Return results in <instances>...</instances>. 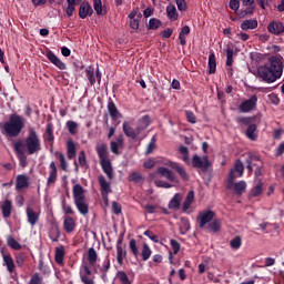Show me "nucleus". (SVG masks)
<instances>
[{
  "instance_id": "49",
  "label": "nucleus",
  "mask_w": 284,
  "mask_h": 284,
  "mask_svg": "<svg viewBox=\"0 0 284 284\" xmlns=\"http://www.w3.org/2000/svg\"><path fill=\"white\" fill-rule=\"evenodd\" d=\"M237 123H240L241 125H252L254 118H250V116H239L236 119Z\"/></svg>"
},
{
  "instance_id": "16",
  "label": "nucleus",
  "mask_w": 284,
  "mask_h": 284,
  "mask_svg": "<svg viewBox=\"0 0 284 284\" xmlns=\"http://www.w3.org/2000/svg\"><path fill=\"white\" fill-rule=\"evenodd\" d=\"M158 174L162 175L168 181H171V183H179V180L176 179V175H174V172L170 171V169L160 166L158 169Z\"/></svg>"
},
{
  "instance_id": "47",
  "label": "nucleus",
  "mask_w": 284,
  "mask_h": 284,
  "mask_svg": "<svg viewBox=\"0 0 284 284\" xmlns=\"http://www.w3.org/2000/svg\"><path fill=\"white\" fill-rule=\"evenodd\" d=\"M61 207L63 214H74V210H72V206L65 202V199L61 201Z\"/></svg>"
},
{
  "instance_id": "13",
  "label": "nucleus",
  "mask_w": 284,
  "mask_h": 284,
  "mask_svg": "<svg viewBox=\"0 0 284 284\" xmlns=\"http://www.w3.org/2000/svg\"><path fill=\"white\" fill-rule=\"evenodd\" d=\"M267 30L271 34H275V37H280L284 32V26L281 21H271L267 26Z\"/></svg>"
},
{
  "instance_id": "58",
  "label": "nucleus",
  "mask_w": 284,
  "mask_h": 284,
  "mask_svg": "<svg viewBox=\"0 0 284 284\" xmlns=\"http://www.w3.org/2000/svg\"><path fill=\"white\" fill-rule=\"evenodd\" d=\"M241 237L236 236L235 239L231 240L230 245L232 250H239V247H241Z\"/></svg>"
},
{
  "instance_id": "28",
  "label": "nucleus",
  "mask_w": 284,
  "mask_h": 284,
  "mask_svg": "<svg viewBox=\"0 0 284 284\" xmlns=\"http://www.w3.org/2000/svg\"><path fill=\"white\" fill-rule=\"evenodd\" d=\"M2 215L4 219H10V214H12V202L10 200H6L1 205Z\"/></svg>"
},
{
  "instance_id": "33",
  "label": "nucleus",
  "mask_w": 284,
  "mask_h": 284,
  "mask_svg": "<svg viewBox=\"0 0 284 284\" xmlns=\"http://www.w3.org/2000/svg\"><path fill=\"white\" fill-rule=\"evenodd\" d=\"M7 245L8 247H11V250L16 251H19L23 247L17 240H14L12 235L7 236Z\"/></svg>"
},
{
  "instance_id": "43",
  "label": "nucleus",
  "mask_w": 284,
  "mask_h": 284,
  "mask_svg": "<svg viewBox=\"0 0 284 284\" xmlns=\"http://www.w3.org/2000/svg\"><path fill=\"white\" fill-rule=\"evenodd\" d=\"M142 261H148L152 256V250L148 244H143L141 252Z\"/></svg>"
},
{
  "instance_id": "42",
  "label": "nucleus",
  "mask_w": 284,
  "mask_h": 284,
  "mask_svg": "<svg viewBox=\"0 0 284 284\" xmlns=\"http://www.w3.org/2000/svg\"><path fill=\"white\" fill-rule=\"evenodd\" d=\"M256 124H250L246 130V136L251 141H256Z\"/></svg>"
},
{
  "instance_id": "52",
  "label": "nucleus",
  "mask_w": 284,
  "mask_h": 284,
  "mask_svg": "<svg viewBox=\"0 0 284 284\" xmlns=\"http://www.w3.org/2000/svg\"><path fill=\"white\" fill-rule=\"evenodd\" d=\"M67 128L70 134H77V129L79 128V124L74 121H68Z\"/></svg>"
},
{
  "instance_id": "57",
  "label": "nucleus",
  "mask_w": 284,
  "mask_h": 284,
  "mask_svg": "<svg viewBox=\"0 0 284 284\" xmlns=\"http://www.w3.org/2000/svg\"><path fill=\"white\" fill-rule=\"evenodd\" d=\"M144 236H148V239H150V241H152L153 243H159V235L153 234V232L150 230H146L144 232Z\"/></svg>"
},
{
  "instance_id": "26",
  "label": "nucleus",
  "mask_w": 284,
  "mask_h": 284,
  "mask_svg": "<svg viewBox=\"0 0 284 284\" xmlns=\"http://www.w3.org/2000/svg\"><path fill=\"white\" fill-rule=\"evenodd\" d=\"M108 110H109V114H110L111 119H113V121H116V119L123 118V115L116 109V105L114 104V102L110 101L108 103Z\"/></svg>"
},
{
  "instance_id": "60",
  "label": "nucleus",
  "mask_w": 284,
  "mask_h": 284,
  "mask_svg": "<svg viewBox=\"0 0 284 284\" xmlns=\"http://www.w3.org/2000/svg\"><path fill=\"white\" fill-rule=\"evenodd\" d=\"M156 187H164L165 190H170V187H172V185L163 180H155L154 181Z\"/></svg>"
},
{
  "instance_id": "20",
  "label": "nucleus",
  "mask_w": 284,
  "mask_h": 284,
  "mask_svg": "<svg viewBox=\"0 0 284 284\" xmlns=\"http://www.w3.org/2000/svg\"><path fill=\"white\" fill-rule=\"evenodd\" d=\"M110 148H111V152L113 154H121V151L120 150H123V135H120L116 141H112L110 143Z\"/></svg>"
},
{
  "instance_id": "46",
  "label": "nucleus",
  "mask_w": 284,
  "mask_h": 284,
  "mask_svg": "<svg viewBox=\"0 0 284 284\" xmlns=\"http://www.w3.org/2000/svg\"><path fill=\"white\" fill-rule=\"evenodd\" d=\"M207 227L211 232H219L221 230V220H214L213 222L209 223Z\"/></svg>"
},
{
  "instance_id": "41",
  "label": "nucleus",
  "mask_w": 284,
  "mask_h": 284,
  "mask_svg": "<svg viewBox=\"0 0 284 284\" xmlns=\"http://www.w3.org/2000/svg\"><path fill=\"white\" fill-rule=\"evenodd\" d=\"M78 163L80 168H83L84 170H88V159L85 158V151H80L78 156Z\"/></svg>"
},
{
  "instance_id": "6",
  "label": "nucleus",
  "mask_w": 284,
  "mask_h": 284,
  "mask_svg": "<svg viewBox=\"0 0 284 284\" xmlns=\"http://www.w3.org/2000/svg\"><path fill=\"white\" fill-rule=\"evenodd\" d=\"M244 170L245 168L243 166V162L241 160H237L234 164V168L231 169L230 171V175L226 184L227 190H232V185H234V180L241 179V176H243Z\"/></svg>"
},
{
  "instance_id": "2",
  "label": "nucleus",
  "mask_w": 284,
  "mask_h": 284,
  "mask_svg": "<svg viewBox=\"0 0 284 284\" xmlns=\"http://www.w3.org/2000/svg\"><path fill=\"white\" fill-rule=\"evenodd\" d=\"M283 57L271 55L268 64H263L257 68V77L265 83H274L283 77Z\"/></svg>"
},
{
  "instance_id": "1",
  "label": "nucleus",
  "mask_w": 284,
  "mask_h": 284,
  "mask_svg": "<svg viewBox=\"0 0 284 284\" xmlns=\"http://www.w3.org/2000/svg\"><path fill=\"white\" fill-rule=\"evenodd\" d=\"M13 150L19 160L20 168L28 166V155L32 156V154H39L41 152V139L39 138V133L32 126L28 129V135L24 139V143L21 141H17L13 144Z\"/></svg>"
},
{
  "instance_id": "29",
  "label": "nucleus",
  "mask_w": 284,
  "mask_h": 284,
  "mask_svg": "<svg viewBox=\"0 0 284 284\" xmlns=\"http://www.w3.org/2000/svg\"><path fill=\"white\" fill-rule=\"evenodd\" d=\"M29 179H28V175H18L17 176V182H16V187L17 190H23L24 187H28L29 185Z\"/></svg>"
},
{
  "instance_id": "31",
  "label": "nucleus",
  "mask_w": 284,
  "mask_h": 284,
  "mask_svg": "<svg viewBox=\"0 0 284 284\" xmlns=\"http://www.w3.org/2000/svg\"><path fill=\"white\" fill-rule=\"evenodd\" d=\"M166 14L170 21H176L179 19V12H176V7L174 4H169L166 7Z\"/></svg>"
},
{
  "instance_id": "53",
  "label": "nucleus",
  "mask_w": 284,
  "mask_h": 284,
  "mask_svg": "<svg viewBox=\"0 0 284 284\" xmlns=\"http://www.w3.org/2000/svg\"><path fill=\"white\" fill-rule=\"evenodd\" d=\"M87 78L90 81L91 85H94V83H97V78L94 77V69L93 68L87 69Z\"/></svg>"
},
{
  "instance_id": "15",
  "label": "nucleus",
  "mask_w": 284,
  "mask_h": 284,
  "mask_svg": "<svg viewBox=\"0 0 284 284\" xmlns=\"http://www.w3.org/2000/svg\"><path fill=\"white\" fill-rule=\"evenodd\" d=\"M27 219H28V223L32 225V227H34V225H37V223H39V217L41 216L40 212H36L33 207L28 206L27 207Z\"/></svg>"
},
{
  "instance_id": "56",
  "label": "nucleus",
  "mask_w": 284,
  "mask_h": 284,
  "mask_svg": "<svg viewBox=\"0 0 284 284\" xmlns=\"http://www.w3.org/2000/svg\"><path fill=\"white\" fill-rule=\"evenodd\" d=\"M129 247L133 255L139 256V247L136 246V240L132 239L129 243Z\"/></svg>"
},
{
  "instance_id": "34",
  "label": "nucleus",
  "mask_w": 284,
  "mask_h": 284,
  "mask_svg": "<svg viewBox=\"0 0 284 284\" xmlns=\"http://www.w3.org/2000/svg\"><path fill=\"white\" fill-rule=\"evenodd\" d=\"M125 251L123 248V246H121V241H118V245H116V261L119 263V265H123V257L125 256Z\"/></svg>"
},
{
  "instance_id": "22",
  "label": "nucleus",
  "mask_w": 284,
  "mask_h": 284,
  "mask_svg": "<svg viewBox=\"0 0 284 284\" xmlns=\"http://www.w3.org/2000/svg\"><path fill=\"white\" fill-rule=\"evenodd\" d=\"M256 161H261V158H258V155L248 152L246 153V170H248V172H252V170H254V163H256Z\"/></svg>"
},
{
  "instance_id": "61",
  "label": "nucleus",
  "mask_w": 284,
  "mask_h": 284,
  "mask_svg": "<svg viewBox=\"0 0 284 284\" xmlns=\"http://www.w3.org/2000/svg\"><path fill=\"white\" fill-rule=\"evenodd\" d=\"M170 243H171L173 254H176L178 252L181 251V244L176 240H171Z\"/></svg>"
},
{
  "instance_id": "4",
  "label": "nucleus",
  "mask_w": 284,
  "mask_h": 284,
  "mask_svg": "<svg viewBox=\"0 0 284 284\" xmlns=\"http://www.w3.org/2000/svg\"><path fill=\"white\" fill-rule=\"evenodd\" d=\"M97 154L100 160V165L104 174H106L109 181L114 179V169L112 168V162L110 161V153L108 152V146L105 144H100L97 146Z\"/></svg>"
},
{
  "instance_id": "19",
  "label": "nucleus",
  "mask_w": 284,
  "mask_h": 284,
  "mask_svg": "<svg viewBox=\"0 0 284 284\" xmlns=\"http://www.w3.org/2000/svg\"><path fill=\"white\" fill-rule=\"evenodd\" d=\"M150 128V115H143L141 119L138 120L135 129L138 130L139 134L144 130Z\"/></svg>"
},
{
  "instance_id": "51",
  "label": "nucleus",
  "mask_w": 284,
  "mask_h": 284,
  "mask_svg": "<svg viewBox=\"0 0 284 284\" xmlns=\"http://www.w3.org/2000/svg\"><path fill=\"white\" fill-rule=\"evenodd\" d=\"M118 278L122 284H132V282H130V278L128 277V274H125V272L123 271L118 272Z\"/></svg>"
},
{
  "instance_id": "24",
  "label": "nucleus",
  "mask_w": 284,
  "mask_h": 284,
  "mask_svg": "<svg viewBox=\"0 0 284 284\" xmlns=\"http://www.w3.org/2000/svg\"><path fill=\"white\" fill-rule=\"evenodd\" d=\"M67 156L68 159H77V143L74 141H67Z\"/></svg>"
},
{
  "instance_id": "40",
  "label": "nucleus",
  "mask_w": 284,
  "mask_h": 284,
  "mask_svg": "<svg viewBox=\"0 0 284 284\" xmlns=\"http://www.w3.org/2000/svg\"><path fill=\"white\" fill-rule=\"evenodd\" d=\"M55 156H58L60 161V168L63 172H68V161H65V155L59 151L55 152Z\"/></svg>"
},
{
  "instance_id": "21",
  "label": "nucleus",
  "mask_w": 284,
  "mask_h": 284,
  "mask_svg": "<svg viewBox=\"0 0 284 284\" xmlns=\"http://www.w3.org/2000/svg\"><path fill=\"white\" fill-rule=\"evenodd\" d=\"M49 168H50V172H49V178L47 180L48 187H50V185H54V183H57V164L54 162H51Z\"/></svg>"
},
{
  "instance_id": "27",
  "label": "nucleus",
  "mask_w": 284,
  "mask_h": 284,
  "mask_svg": "<svg viewBox=\"0 0 284 284\" xmlns=\"http://www.w3.org/2000/svg\"><path fill=\"white\" fill-rule=\"evenodd\" d=\"M182 199L183 195H181V193H176L169 202V210H179V207H181Z\"/></svg>"
},
{
  "instance_id": "62",
  "label": "nucleus",
  "mask_w": 284,
  "mask_h": 284,
  "mask_svg": "<svg viewBox=\"0 0 284 284\" xmlns=\"http://www.w3.org/2000/svg\"><path fill=\"white\" fill-rule=\"evenodd\" d=\"M186 119L189 123H196V115L192 111H185Z\"/></svg>"
},
{
  "instance_id": "30",
  "label": "nucleus",
  "mask_w": 284,
  "mask_h": 284,
  "mask_svg": "<svg viewBox=\"0 0 284 284\" xmlns=\"http://www.w3.org/2000/svg\"><path fill=\"white\" fill-rule=\"evenodd\" d=\"M192 203H194V191H190L183 202L182 210L183 212H187L190 210Z\"/></svg>"
},
{
  "instance_id": "59",
  "label": "nucleus",
  "mask_w": 284,
  "mask_h": 284,
  "mask_svg": "<svg viewBox=\"0 0 284 284\" xmlns=\"http://www.w3.org/2000/svg\"><path fill=\"white\" fill-rule=\"evenodd\" d=\"M175 3L180 12H185V10H187V3L185 2V0H175Z\"/></svg>"
},
{
  "instance_id": "48",
  "label": "nucleus",
  "mask_w": 284,
  "mask_h": 284,
  "mask_svg": "<svg viewBox=\"0 0 284 284\" xmlns=\"http://www.w3.org/2000/svg\"><path fill=\"white\" fill-rule=\"evenodd\" d=\"M156 150V135H153L148 148L145 154H152Z\"/></svg>"
},
{
  "instance_id": "35",
  "label": "nucleus",
  "mask_w": 284,
  "mask_h": 284,
  "mask_svg": "<svg viewBox=\"0 0 284 284\" xmlns=\"http://www.w3.org/2000/svg\"><path fill=\"white\" fill-rule=\"evenodd\" d=\"M64 256H65V250L63 248V246L57 247L54 258H55V263H58V265L63 264Z\"/></svg>"
},
{
  "instance_id": "3",
  "label": "nucleus",
  "mask_w": 284,
  "mask_h": 284,
  "mask_svg": "<svg viewBox=\"0 0 284 284\" xmlns=\"http://www.w3.org/2000/svg\"><path fill=\"white\" fill-rule=\"evenodd\" d=\"M26 128V119L18 114H11L8 122L2 125V134L14 139L21 134Z\"/></svg>"
},
{
  "instance_id": "11",
  "label": "nucleus",
  "mask_w": 284,
  "mask_h": 284,
  "mask_svg": "<svg viewBox=\"0 0 284 284\" xmlns=\"http://www.w3.org/2000/svg\"><path fill=\"white\" fill-rule=\"evenodd\" d=\"M98 181H99V184L101 187V194L103 196V200L108 201V195L111 194L112 186H111L110 182H108V180L103 175H99Z\"/></svg>"
},
{
  "instance_id": "12",
  "label": "nucleus",
  "mask_w": 284,
  "mask_h": 284,
  "mask_svg": "<svg viewBox=\"0 0 284 284\" xmlns=\"http://www.w3.org/2000/svg\"><path fill=\"white\" fill-rule=\"evenodd\" d=\"M45 57L50 61V63L55 65V68H58L59 70H67L68 69L65 63L63 61H61V59H59V57H57V54H54V52L49 50V51H47Z\"/></svg>"
},
{
  "instance_id": "50",
  "label": "nucleus",
  "mask_w": 284,
  "mask_h": 284,
  "mask_svg": "<svg viewBox=\"0 0 284 284\" xmlns=\"http://www.w3.org/2000/svg\"><path fill=\"white\" fill-rule=\"evenodd\" d=\"M161 28V20L152 18L149 20V30H158Z\"/></svg>"
},
{
  "instance_id": "38",
  "label": "nucleus",
  "mask_w": 284,
  "mask_h": 284,
  "mask_svg": "<svg viewBox=\"0 0 284 284\" xmlns=\"http://www.w3.org/2000/svg\"><path fill=\"white\" fill-rule=\"evenodd\" d=\"M128 179L131 183H143L145 181L140 172H132Z\"/></svg>"
},
{
  "instance_id": "8",
  "label": "nucleus",
  "mask_w": 284,
  "mask_h": 284,
  "mask_svg": "<svg viewBox=\"0 0 284 284\" xmlns=\"http://www.w3.org/2000/svg\"><path fill=\"white\" fill-rule=\"evenodd\" d=\"M258 102V98L256 95H252L248 100H244L239 105L240 112L247 114V112H252V110H256V103Z\"/></svg>"
},
{
  "instance_id": "54",
  "label": "nucleus",
  "mask_w": 284,
  "mask_h": 284,
  "mask_svg": "<svg viewBox=\"0 0 284 284\" xmlns=\"http://www.w3.org/2000/svg\"><path fill=\"white\" fill-rule=\"evenodd\" d=\"M93 8L97 14H103V3L101 0H93Z\"/></svg>"
},
{
  "instance_id": "55",
  "label": "nucleus",
  "mask_w": 284,
  "mask_h": 284,
  "mask_svg": "<svg viewBox=\"0 0 284 284\" xmlns=\"http://www.w3.org/2000/svg\"><path fill=\"white\" fill-rule=\"evenodd\" d=\"M29 284H43V277H41V275H39V273H34L31 276Z\"/></svg>"
},
{
  "instance_id": "36",
  "label": "nucleus",
  "mask_w": 284,
  "mask_h": 284,
  "mask_svg": "<svg viewBox=\"0 0 284 284\" xmlns=\"http://www.w3.org/2000/svg\"><path fill=\"white\" fill-rule=\"evenodd\" d=\"M263 193V182H258L248 193L250 197L261 196Z\"/></svg>"
},
{
  "instance_id": "45",
  "label": "nucleus",
  "mask_w": 284,
  "mask_h": 284,
  "mask_svg": "<svg viewBox=\"0 0 284 284\" xmlns=\"http://www.w3.org/2000/svg\"><path fill=\"white\" fill-rule=\"evenodd\" d=\"M178 174L181 176V179H183V181H189L190 175H187V172H185V169H183V166H181L179 163L174 166V169Z\"/></svg>"
},
{
  "instance_id": "10",
  "label": "nucleus",
  "mask_w": 284,
  "mask_h": 284,
  "mask_svg": "<svg viewBox=\"0 0 284 284\" xmlns=\"http://www.w3.org/2000/svg\"><path fill=\"white\" fill-rule=\"evenodd\" d=\"M2 265L7 268V272L13 276V274L17 275V264H14V260L12 258V255L2 253Z\"/></svg>"
},
{
  "instance_id": "63",
  "label": "nucleus",
  "mask_w": 284,
  "mask_h": 284,
  "mask_svg": "<svg viewBox=\"0 0 284 284\" xmlns=\"http://www.w3.org/2000/svg\"><path fill=\"white\" fill-rule=\"evenodd\" d=\"M112 212L113 214H116L119 216V214H121V206L118 202H112Z\"/></svg>"
},
{
  "instance_id": "64",
  "label": "nucleus",
  "mask_w": 284,
  "mask_h": 284,
  "mask_svg": "<svg viewBox=\"0 0 284 284\" xmlns=\"http://www.w3.org/2000/svg\"><path fill=\"white\" fill-rule=\"evenodd\" d=\"M80 278L83 284H94V280L88 277V275L80 274Z\"/></svg>"
},
{
  "instance_id": "14",
  "label": "nucleus",
  "mask_w": 284,
  "mask_h": 284,
  "mask_svg": "<svg viewBox=\"0 0 284 284\" xmlns=\"http://www.w3.org/2000/svg\"><path fill=\"white\" fill-rule=\"evenodd\" d=\"M122 130L129 139H136L141 134L139 133L138 129L132 128L129 121H124L122 125Z\"/></svg>"
},
{
  "instance_id": "17",
  "label": "nucleus",
  "mask_w": 284,
  "mask_h": 284,
  "mask_svg": "<svg viewBox=\"0 0 284 284\" xmlns=\"http://www.w3.org/2000/svg\"><path fill=\"white\" fill-rule=\"evenodd\" d=\"M77 227V221L72 219L70 215H65L63 219V229L67 234H72Z\"/></svg>"
},
{
  "instance_id": "23",
  "label": "nucleus",
  "mask_w": 284,
  "mask_h": 284,
  "mask_svg": "<svg viewBox=\"0 0 284 284\" xmlns=\"http://www.w3.org/2000/svg\"><path fill=\"white\" fill-rule=\"evenodd\" d=\"M257 28H258V20L256 19L244 20L241 23V30H244V31L256 30Z\"/></svg>"
},
{
  "instance_id": "5",
  "label": "nucleus",
  "mask_w": 284,
  "mask_h": 284,
  "mask_svg": "<svg viewBox=\"0 0 284 284\" xmlns=\"http://www.w3.org/2000/svg\"><path fill=\"white\" fill-rule=\"evenodd\" d=\"M73 201L78 212L82 216H88L90 206L88 205V201H85V190L81 184L73 185Z\"/></svg>"
},
{
  "instance_id": "9",
  "label": "nucleus",
  "mask_w": 284,
  "mask_h": 284,
  "mask_svg": "<svg viewBox=\"0 0 284 284\" xmlns=\"http://www.w3.org/2000/svg\"><path fill=\"white\" fill-rule=\"evenodd\" d=\"M215 213L212 210H204L201 211L197 215L199 221V227L203 229L207 223L212 222V219H214Z\"/></svg>"
},
{
  "instance_id": "39",
  "label": "nucleus",
  "mask_w": 284,
  "mask_h": 284,
  "mask_svg": "<svg viewBox=\"0 0 284 284\" xmlns=\"http://www.w3.org/2000/svg\"><path fill=\"white\" fill-rule=\"evenodd\" d=\"M26 261H28V255H26V253L16 254L17 267H23L26 265Z\"/></svg>"
},
{
  "instance_id": "37",
  "label": "nucleus",
  "mask_w": 284,
  "mask_h": 284,
  "mask_svg": "<svg viewBox=\"0 0 284 284\" xmlns=\"http://www.w3.org/2000/svg\"><path fill=\"white\" fill-rule=\"evenodd\" d=\"M216 72V55L211 53L209 55V74H214Z\"/></svg>"
},
{
  "instance_id": "44",
  "label": "nucleus",
  "mask_w": 284,
  "mask_h": 284,
  "mask_svg": "<svg viewBox=\"0 0 284 284\" xmlns=\"http://www.w3.org/2000/svg\"><path fill=\"white\" fill-rule=\"evenodd\" d=\"M97 258H99L97 251L94 250V247H90L88 251V261L90 265H94V263L97 262Z\"/></svg>"
},
{
  "instance_id": "7",
  "label": "nucleus",
  "mask_w": 284,
  "mask_h": 284,
  "mask_svg": "<svg viewBox=\"0 0 284 284\" xmlns=\"http://www.w3.org/2000/svg\"><path fill=\"white\" fill-rule=\"evenodd\" d=\"M192 165L197 170H202V172H207V170H210V160L207 159V155L201 158L195 154L192 158Z\"/></svg>"
},
{
  "instance_id": "32",
  "label": "nucleus",
  "mask_w": 284,
  "mask_h": 284,
  "mask_svg": "<svg viewBox=\"0 0 284 284\" xmlns=\"http://www.w3.org/2000/svg\"><path fill=\"white\" fill-rule=\"evenodd\" d=\"M224 52L226 53V65L227 68H232V64L234 63V49L227 45Z\"/></svg>"
},
{
  "instance_id": "18",
  "label": "nucleus",
  "mask_w": 284,
  "mask_h": 284,
  "mask_svg": "<svg viewBox=\"0 0 284 284\" xmlns=\"http://www.w3.org/2000/svg\"><path fill=\"white\" fill-rule=\"evenodd\" d=\"M92 12H94V10H92V6H90V3L82 2L80 4V9H79L80 19H87L88 17H91Z\"/></svg>"
},
{
  "instance_id": "25",
  "label": "nucleus",
  "mask_w": 284,
  "mask_h": 284,
  "mask_svg": "<svg viewBox=\"0 0 284 284\" xmlns=\"http://www.w3.org/2000/svg\"><path fill=\"white\" fill-rule=\"evenodd\" d=\"M230 190H233V192H235L237 196H241V194H244V192L247 190V183L245 181L234 183L233 181L232 189Z\"/></svg>"
}]
</instances>
